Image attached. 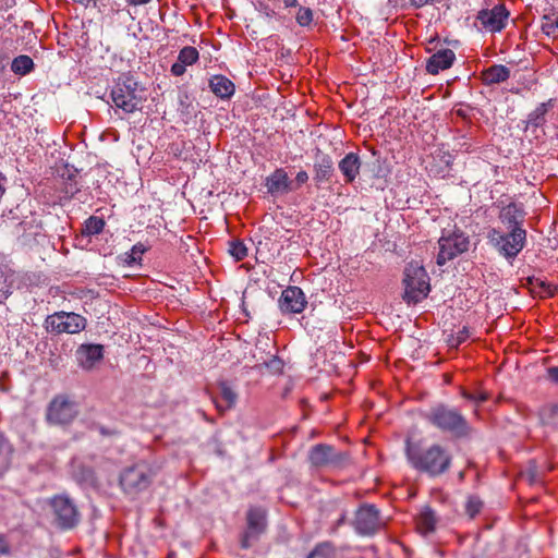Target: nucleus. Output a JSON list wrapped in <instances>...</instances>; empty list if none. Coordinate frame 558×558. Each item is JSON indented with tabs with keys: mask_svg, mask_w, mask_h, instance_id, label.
Returning <instances> with one entry per match:
<instances>
[{
	"mask_svg": "<svg viewBox=\"0 0 558 558\" xmlns=\"http://www.w3.org/2000/svg\"><path fill=\"white\" fill-rule=\"evenodd\" d=\"M147 251V247L142 244H135L130 253H125L124 263L129 266L140 263L142 255Z\"/></svg>",
	"mask_w": 558,
	"mask_h": 558,
	"instance_id": "35",
	"label": "nucleus"
},
{
	"mask_svg": "<svg viewBox=\"0 0 558 558\" xmlns=\"http://www.w3.org/2000/svg\"><path fill=\"white\" fill-rule=\"evenodd\" d=\"M9 465L8 446L5 439L0 435V473Z\"/></svg>",
	"mask_w": 558,
	"mask_h": 558,
	"instance_id": "41",
	"label": "nucleus"
},
{
	"mask_svg": "<svg viewBox=\"0 0 558 558\" xmlns=\"http://www.w3.org/2000/svg\"><path fill=\"white\" fill-rule=\"evenodd\" d=\"M555 24H556V29H557V34H558V14L555 13Z\"/></svg>",
	"mask_w": 558,
	"mask_h": 558,
	"instance_id": "57",
	"label": "nucleus"
},
{
	"mask_svg": "<svg viewBox=\"0 0 558 558\" xmlns=\"http://www.w3.org/2000/svg\"><path fill=\"white\" fill-rule=\"evenodd\" d=\"M247 529L262 534L266 529V511L260 507H251L246 513Z\"/></svg>",
	"mask_w": 558,
	"mask_h": 558,
	"instance_id": "25",
	"label": "nucleus"
},
{
	"mask_svg": "<svg viewBox=\"0 0 558 558\" xmlns=\"http://www.w3.org/2000/svg\"><path fill=\"white\" fill-rule=\"evenodd\" d=\"M353 525L360 535L375 534L381 526L378 509L374 505L361 506L355 513Z\"/></svg>",
	"mask_w": 558,
	"mask_h": 558,
	"instance_id": "13",
	"label": "nucleus"
},
{
	"mask_svg": "<svg viewBox=\"0 0 558 558\" xmlns=\"http://www.w3.org/2000/svg\"><path fill=\"white\" fill-rule=\"evenodd\" d=\"M77 404L65 395L56 396L47 409V421L54 425H68L77 416Z\"/></svg>",
	"mask_w": 558,
	"mask_h": 558,
	"instance_id": "10",
	"label": "nucleus"
},
{
	"mask_svg": "<svg viewBox=\"0 0 558 558\" xmlns=\"http://www.w3.org/2000/svg\"><path fill=\"white\" fill-rule=\"evenodd\" d=\"M542 31L548 36L557 35L555 12H553V10L549 13L543 15Z\"/></svg>",
	"mask_w": 558,
	"mask_h": 558,
	"instance_id": "38",
	"label": "nucleus"
},
{
	"mask_svg": "<svg viewBox=\"0 0 558 558\" xmlns=\"http://www.w3.org/2000/svg\"><path fill=\"white\" fill-rule=\"evenodd\" d=\"M111 99L116 107L132 113L140 109V105L146 99V93L132 75L122 74L112 87Z\"/></svg>",
	"mask_w": 558,
	"mask_h": 558,
	"instance_id": "5",
	"label": "nucleus"
},
{
	"mask_svg": "<svg viewBox=\"0 0 558 558\" xmlns=\"http://www.w3.org/2000/svg\"><path fill=\"white\" fill-rule=\"evenodd\" d=\"M210 90L221 99H229L235 92L234 84L225 75H215L209 81Z\"/></svg>",
	"mask_w": 558,
	"mask_h": 558,
	"instance_id": "24",
	"label": "nucleus"
},
{
	"mask_svg": "<svg viewBox=\"0 0 558 558\" xmlns=\"http://www.w3.org/2000/svg\"><path fill=\"white\" fill-rule=\"evenodd\" d=\"M265 185L267 187V192L272 196L288 194L289 192L296 190L293 181L289 179L287 171L282 168L276 169L266 179Z\"/></svg>",
	"mask_w": 558,
	"mask_h": 558,
	"instance_id": "17",
	"label": "nucleus"
},
{
	"mask_svg": "<svg viewBox=\"0 0 558 558\" xmlns=\"http://www.w3.org/2000/svg\"><path fill=\"white\" fill-rule=\"evenodd\" d=\"M151 0H126L130 5H143L149 3Z\"/></svg>",
	"mask_w": 558,
	"mask_h": 558,
	"instance_id": "52",
	"label": "nucleus"
},
{
	"mask_svg": "<svg viewBox=\"0 0 558 558\" xmlns=\"http://www.w3.org/2000/svg\"><path fill=\"white\" fill-rule=\"evenodd\" d=\"M229 253L236 262L243 260L247 255V248L240 240H233L229 243Z\"/></svg>",
	"mask_w": 558,
	"mask_h": 558,
	"instance_id": "37",
	"label": "nucleus"
},
{
	"mask_svg": "<svg viewBox=\"0 0 558 558\" xmlns=\"http://www.w3.org/2000/svg\"><path fill=\"white\" fill-rule=\"evenodd\" d=\"M13 3H14V0H4V4H5V7H8V8H9V7H12V5H13Z\"/></svg>",
	"mask_w": 558,
	"mask_h": 558,
	"instance_id": "56",
	"label": "nucleus"
},
{
	"mask_svg": "<svg viewBox=\"0 0 558 558\" xmlns=\"http://www.w3.org/2000/svg\"><path fill=\"white\" fill-rule=\"evenodd\" d=\"M5 189L0 184V197L3 195Z\"/></svg>",
	"mask_w": 558,
	"mask_h": 558,
	"instance_id": "59",
	"label": "nucleus"
},
{
	"mask_svg": "<svg viewBox=\"0 0 558 558\" xmlns=\"http://www.w3.org/2000/svg\"><path fill=\"white\" fill-rule=\"evenodd\" d=\"M510 75L508 68L501 64H495L484 70L481 74L482 81L487 84H497L506 81Z\"/></svg>",
	"mask_w": 558,
	"mask_h": 558,
	"instance_id": "26",
	"label": "nucleus"
},
{
	"mask_svg": "<svg viewBox=\"0 0 558 558\" xmlns=\"http://www.w3.org/2000/svg\"><path fill=\"white\" fill-rule=\"evenodd\" d=\"M38 228L39 225L37 223L36 219L33 217L31 220H23L16 226L17 233H25L27 230L32 229L33 227Z\"/></svg>",
	"mask_w": 558,
	"mask_h": 558,
	"instance_id": "45",
	"label": "nucleus"
},
{
	"mask_svg": "<svg viewBox=\"0 0 558 558\" xmlns=\"http://www.w3.org/2000/svg\"><path fill=\"white\" fill-rule=\"evenodd\" d=\"M470 333H469V330L468 328H463L462 330H460L457 336H452L449 340H448V343L451 348H458L462 342H464L468 338H469Z\"/></svg>",
	"mask_w": 558,
	"mask_h": 558,
	"instance_id": "43",
	"label": "nucleus"
},
{
	"mask_svg": "<svg viewBox=\"0 0 558 558\" xmlns=\"http://www.w3.org/2000/svg\"><path fill=\"white\" fill-rule=\"evenodd\" d=\"M555 99L543 101L527 114L525 120V138H529L530 143L534 141L536 145L544 143L546 137L544 125L547 121L548 112L555 107Z\"/></svg>",
	"mask_w": 558,
	"mask_h": 558,
	"instance_id": "9",
	"label": "nucleus"
},
{
	"mask_svg": "<svg viewBox=\"0 0 558 558\" xmlns=\"http://www.w3.org/2000/svg\"><path fill=\"white\" fill-rule=\"evenodd\" d=\"M405 456L413 469L429 477L448 473L453 460L451 451L440 444L422 448L420 444L412 442L410 439L405 441Z\"/></svg>",
	"mask_w": 558,
	"mask_h": 558,
	"instance_id": "1",
	"label": "nucleus"
},
{
	"mask_svg": "<svg viewBox=\"0 0 558 558\" xmlns=\"http://www.w3.org/2000/svg\"><path fill=\"white\" fill-rule=\"evenodd\" d=\"M538 78L534 77L533 80H525V89H531L533 85L537 84Z\"/></svg>",
	"mask_w": 558,
	"mask_h": 558,
	"instance_id": "54",
	"label": "nucleus"
},
{
	"mask_svg": "<svg viewBox=\"0 0 558 558\" xmlns=\"http://www.w3.org/2000/svg\"><path fill=\"white\" fill-rule=\"evenodd\" d=\"M73 477L80 485L85 487H96L98 484L97 476L93 468L84 464H77L74 466Z\"/></svg>",
	"mask_w": 558,
	"mask_h": 558,
	"instance_id": "27",
	"label": "nucleus"
},
{
	"mask_svg": "<svg viewBox=\"0 0 558 558\" xmlns=\"http://www.w3.org/2000/svg\"><path fill=\"white\" fill-rule=\"evenodd\" d=\"M105 220L98 216H90L84 223L82 234L84 235H96L102 232L105 228Z\"/></svg>",
	"mask_w": 558,
	"mask_h": 558,
	"instance_id": "31",
	"label": "nucleus"
},
{
	"mask_svg": "<svg viewBox=\"0 0 558 558\" xmlns=\"http://www.w3.org/2000/svg\"><path fill=\"white\" fill-rule=\"evenodd\" d=\"M54 525L63 531L72 530L81 521V513L74 501L65 495L54 496L50 500Z\"/></svg>",
	"mask_w": 558,
	"mask_h": 558,
	"instance_id": "7",
	"label": "nucleus"
},
{
	"mask_svg": "<svg viewBox=\"0 0 558 558\" xmlns=\"http://www.w3.org/2000/svg\"><path fill=\"white\" fill-rule=\"evenodd\" d=\"M335 172L333 160L328 154L317 149L314 160V180L317 183L328 182Z\"/></svg>",
	"mask_w": 558,
	"mask_h": 558,
	"instance_id": "20",
	"label": "nucleus"
},
{
	"mask_svg": "<svg viewBox=\"0 0 558 558\" xmlns=\"http://www.w3.org/2000/svg\"><path fill=\"white\" fill-rule=\"evenodd\" d=\"M160 469L157 462L140 460L121 471L119 485L126 496L135 498L150 487Z\"/></svg>",
	"mask_w": 558,
	"mask_h": 558,
	"instance_id": "3",
	"label": "nucleus"
},
{
	"mask_svg": "<svg viewBox=\"0 0 558 558\" xmlns=\"http://www.w3.org/2000/svg\"><path fill=\"white\" fill-rule=\"evenodd\" d=\"M219 390L221 400L214 398V402L217 410L222 414L235 405L238 393L230 387L227 381H221L219 384Z\"/></svg>",
	"mask_w": 558,
	"mask_h": 558,
	"instance_id": "23",
	"label": "nucleus"
},
{
	"mask_svg": "<svg viewBox=\"0 0 558 558\" xmlns=\"http://www.w3.org/2000/svg\"><path fill=\"white\" fill-rule=\"evenodd\" d=\"M264 365L272 374H280L283 369V361L276 355H274L269 361L265 362Z\"/></svg>",
	"mask_w": 558,
	"mask_h": 558,
	"instance_id": "42",
	"label": "nucleus"
},
{
	"mask_svg": "<svg viewBox=\"0 0 558 558\" xmlns=\"http://www.w3.org/2000/svg\"><path fill=\"white\" fill-rule=\"evenodd\" d=\"M548 379L558 386V366H551L547 368Z\"/></svg>",
	"mask_w": 558,
	"mask_h": 558,
	"instance_id": "49",
	"label": "nucleus"
},
{
	"mask_svg": "<svg viewBox=\"0 0 558 558\" xmlns=\"http://www.w3.org/2000/svg\"><path fill=\"white\" fill-rule=\"evenodd\" d=\"M259 536V534L252 532L250 530H246L241 538V547L244 549H247L252 546L251 539H256Z\"/></svg>",
	"mask_w": 558,
	"mask_h": 558,
	"instance_id": "44",
	"label": "nucleus"
},
{
	"mask_svg": "<svg viewBox=\"0 0 558 558\" xmlns=\"http://www.w3.org/2000/svg\"><path fill=\"white\" fill-rule=\"evenodd\" d=\"M307 304L305 294L300 287L290 286L284 289L279 299V307L282 313L300 314Z\"/></svg>",
	"mask_w": 558,
	"mask_h": 558,
	"instance_id": "15",
	"label": "nucleus"
},
{
	"mask_svg": "<svg viewBox=\"0 0 558 558\" xmlns=\"http://www.w3.org/2000/svg\"><path fill=\"white\" fill-rule=\"evenodd\" d=\"M525 216H529V226L533 228L541 213L548 208V201L534 185L525 186Z\"/></svg>",
	"mask_w": 558,
	"mask_h": 558,
	"instance_id": "14",
	"label": "nucleus"
},
{
	"mask_svg": "<svg viewBox=\"0 0 558 558\" xmlns=\"http://www.w3.org/2000/svg\"><path fill=\"white\" fill-rule=\"evenodd\" d=\"M283 3L287 8H290V7H296L298 5V0H283Z\"/></svg>",
	"mask_w": 558,
	"mask_h": 558,
	"instance_id": "55",
	"label": "nucleus"
},
{
	"mask_svg": "<svg viewBox=\"0 0 558 558\" xmlns=\"http://www.w3.org/2000/svg\"><path fill=\"white\" fill-rule=\"evenodd\" d=\"M525 290L534 299H545L554 295L556 286L549 283L543 276L527 275L525 277Z\"/></svg>",
	"mask_w": 558,
	"mask_h": 558,
	"instance_id": "19",
	"label": "nucleus"
},
{
	"mask_svg": "<svg viewBox=\"0 0 558 558\" xmlns=\"http://www.w3.org/2000/svg\"><path fill=\"white\" fill-rule=\"evenodd\" d=\"M436 515L432 509H426L421 512L416 520L417 530L421 533L427 534L435 530Z\"/></svg>",
	"mask_w": 558,
	"mask_h": 558,
	"instance_id": "28",
	"label": "nucleus"
},
{
	"mask_svg": "<svg viewBox=\"0 0 558 558\" xmlns=\"http://www.w3.org/2000/svg\"><path fill=\"white\" fill-rule=\"evenodd\" d=\"M404 300L408 303H418L430 291L429 277L425 268L416 262L409 263L404 268Z\"/></svg>",
	"mask_w": 558,
	"mask_h": 558,
	"instance_id": "6",
	"label": "nucleus"
},
{
	"mask_svg": "<svg viewBox=\"0 0 558 558\" xmlns=\"http://www.w3.org/2000/svg\"><path fill=\"white\" fill-rule=\"evenodd\" d=\"M8 64V58L0 53V72L4 70Z\"/></svg>",
	"mask_w": 558,
	"mask_h": 558,
	"instance_id": "53",
	"label": "nucleus"
},
{
	"mask_svg": "<svg viewBox=\"0 0 558 558\" xmlns=\"http://www.w3.org/2000/svg\"><path fill=\"white\" fill-rule=\"evenodd\" d=\"M77 364L85 371L94 368L96 363L104 359V345L81 344L75 352Z\"/></svg>",
	"mask_w": 558,
	"mask_h": 558,
	"instance_id": "18",
	"label": "nucleus"
},
{
	"mask_svg": "<svg viewBox=\"0 0 558 558\" xmlns=\"http://www.w3.org/2000/svg\"><path fill=\"white\" fill-rule=\"evenodd\" d=\"M508 15L509 13L504 5H495L492 10H481L476 20L483 29L495 33L505 27Z\"/></svg>",
	"mask_w": 558,
	"mask_h": 558,
	"instance_id": "16",
	"label": "nucleus"
},
{
	"mask_svg": "<svg viewBox=\"0 0 558 558\" xmlns=\"http://www.w3.org/2000/svg\"><path fill=\"white\" fill-rule=\"evenodd\" d=\"M482 508L483 501L478 497H469L465 505V511L471 519L475 518L481 512Z\"/></svg>",
	"mask_w": 558,
	"mask_h": 558,
	"instance_id": "39",
	"label": "nucleus"
},
{
	"mask_svg": "<svg viewBox=\"0 0 558 558\" xmlns=\"http://www.w3.org/2000/svg\"><path fill=\"white\" fill-rule=\"evenodd\" d=\"M185 68H186V65L178 60L175 63L172 64L171 73L174 76H181L185 73V70H186Z\"/></svg>",
	"mask_w": 558,
	"mask_h": 558,
	"instance_id": "47",
	"label": "nucleus"
},
{
	"mask_svg": "<svg viewBox=\"0 0 558 558\" xmlns=\"http://www.w3.org/2000/svg\"><path fill=\"white\" fill-rule=\"evenodd\" d=\"M308 181V174L306 171L304 170H301L298 172L296 177H295V181L293 182L294 186L296 187V190L304 183H306Z\"/></svg>",
	"mask_w": 558,
	"mask_h": 558,
	"instance_id": "46",
	"label": "nucleus"
},
{
	"mask_svg": "<svg viewBox=\"0 0 558 558\" xmlns=\"http://www.w3.org/2000/svg\"><path fill=\"white\" fill-rule=\"evenodd\" d=\"M97 429L98 432L102 435V436H116L118 435V430L116 429H111V428H108V427H105V426H101V425H98L97 426Z\"/></svg>",
	"mask_w": 558,
	"mask_h": 558,
	"instance_id": "50",
	"label": "nucleus"
},
{
	"mask_svg": "<svg viewBox=\"0 0 558 558\" xmlns=\"http://www.w3.org/2000/svg\"><path fill=\"white\" fill-rule=\"evenodd\" d=\"M308 460L315 468H341L348 460V454L337 451L332 446L318 444L311 448Z\"/></svg>",
	"mask_w": 558,
	"mask_h": 558,
	"instance_id": "11",
	"label": "nucleus"
},
{
	"mask_svg": "<svg viewBox=\"0 0 558 558\" xmlns=\"http://www.w3.org/2000/svg\"><path fill=\"white\" fill-rule=\"evenodd\" d=\"M461 396L471 401V402H474L475 404H481L487 400L490 399L492 395L482 389V388H476L474 391H470V390H466V389H462L461 390Z\"/></svg>",
	"mask_w": 558,
	"mask_h": 558,
	"instance_id": "32",
	"label": "nucleus"
},
{
	"mask_svg": "<svg viewBox=\"0 0 558 558\" xmlns=\"http://www.w3.org/2000/svg\"><path fill=\"white\" fill-rule=\"evenodd\" d=\"M199 58V53L195 47L192 46H185L183 47L178 56V60L182 62L183 64L192 65L195 62H197Z\"/></svg>",
	"mask_w": 558,
	"mask_h": 558,
	"instance_id": "33",
	"label": "nucleus"
},
{
	"mask_svg": "<svg viewBox=\"0 0 558 558\" xmlns=\"http://www.w3.org/2000/svg\"><path fill=\"white\" fill-rule=\"evenodd\" d=\"M424 418L433 426L456 438H466L473 433L464 415L457 409L439 403L429 409Z\"/></svg>",
	"mask_w": 558,
	"mask_h": 558,
	"instance_id": "4",
	"label": "nucleus"
},
{
	"mask_svg": "<svg viewBox=\"0 0 558 558\" xmlns=\"http://www.w3.org/2000/svg\"><path fill=\"white\" fill-rule=\"evenodd\" d=\"M439 253L436 263L444 266L447 262L464 253L469 248V239L463 233H452L448 236L442 235L439 241Z\"/></svg>",
	"mask_w": 558,
	"mask_h": 558,
	"instance_id": "12",
	"label": "nucleus"
},
{
	"mask_svg": "<svg viewBox=\"0 0 558 558\" xmlns=\"http://www.w3.org/2000/svg\"><path fill=\"white\" fill-rule=\"evenodd\" d=\"M517 209L514 204L504 207L500 211V220L507 226L508 233H502L497 229H492L488 232L489 242L507 258H512L523 247V238L521 236V222L518 220Z\"/></svg>",
	"mask_w": 558,
	"mask_h": 558,
	"instance_id": "2",
	"label": "nucleus"
},
{
	"mask_svg": "<svg viewBox=\"0 0 558 558\" xmlns=\"http://www.w3.org/2000/svg\"><path fill=\"white\" fill-rule=\"evenodd\" d=\"M295 19L299 25L308 26L313 22V11L310 8L300 7Z\"/></svg>",
	"mask_w": 558,
	"mask_h": 558,
	"instance_id": "40",
	"label": "nucleus"
},
{
	"mask_svg": "<svg viewBox=\"0 0 558 558\" xmlns=\"http://www.w3.org/2000/svg\"><path fill=\"white\" fill-rule=\"evenodd\" d=\"M530 485H537L542 483V472L538 470L535 460H530L527 462V466L525 468V478Z\"/></svg>",
	"mask_w": 558,
	"mask_h": 558,
	"instance_id": "36",
	"label": "nucleus"
},
{
	"mask_svg": "<svg viewBox=\"0 0 558 558\" xmlns=\"http://www.w3.org/2000/svg\"><path fill=\"white\" fill-rule=\"evenodd\" d=\"M459 480H460V481H463V480H464V472H463V471L459 473Z\"/></svg>",
	"mask_w": 558,
	"mask_h": 558,
	"instance_id": "58",
	"label": "nucleus"
},
{
	"mask_svg": "<svg viewBox=\"0 0 558 558\" xmlns=\"http://www.w3.org/2000/svg\"><path fill=\"white\" fill-rule=\"evenodd\" d=\"M454 59L456 54L451 49H441L428 58L426 62V71L429 74L436 75L439 71L451 68Z\"/></svg>",
	"mask_w": 558,
	"mask_h": 558,
	"instance_id": "21",
	"label": "nucleus"
},
{
	"mask_svg": "<svg viewBox=\"0 0 558 558\" xmlns=\"http://www.w3.org/2000/svg\"><path fill=\"white\" fill-rule=\"evenodd\" d=\"M34 68V62L31 57L21 54L13 59L11 70L19 75H25L29 73Z\"/></svg>",
	"mask_w": 558,
	"mask_h": 558,
	"instance_id": "30",
	"label": "nucleus"
},
{
	"mask_svg": "<svg viewBox=\"0 0 558 558\" xmlns=\"http://www.w3.org/2000/svg\"><path fill=\"white\" fill-rule=\"evenodd\" d=\"M87 320L84 316L73 312H57L48 315L45 320V328L48 332L78 333L86 328Z\"/></svg>",
	"mask_w": 558,
	"mask_h": 558,
	"instance_id": "8",
	"label": "nucleus"
},
{
	"mask_svg": "<svg viewBox=\"0 0 558 558\" xmlns=\"http://www.w3.org/2000/svg\"><path fill=\"white\" fill-rule=\"evenodd\" d=\"M11 551L10 544L5 535L0 534V556L9 555Z\"/></svg>",
	"mask_w": 558,
	"mask_h": 558,
	"instance_id": "48",
	"label": "nucleus"
},
{
	"mask_svg": "<svg viewBox=\"0 0 558 558\" xmlns=\"http://www.w3.org/2000/svg\"><path fill=\"white\" fill-rule=\"evenodd\" d=\"M411 5L415 9L423 8L424 5L432 3L434 0H409Z\"/></svg>",
	"mask_w": 558,
	"mask_h": 558,
	"instance_id": "51",
	"label": "nucleus"
},
{
	"mask_svg": "<svg viewBox=\"0 0 558 558\" xmlns=\"http://www.w3.org/2000/svg\"><path fill=\"white\" fill-rule=\"evenodd\" d=\"M541 423L548 426L558 425V405L547 404L539 409L538 412Z\"/></svg>",
	"mask_w": 558,
	"mask_h": 558,
	"instance_id": "29",
	"label": "nucleus"
},
{
	"mask_svg": "<svg viewBox=\"0 0 558 558\" xmlns=\"http://www.w3.org/2000/svg\"><path fill=\"white\" fill-rule=\"evenodd\" d=\"M335 556V547L329 542H324L313 549L307 558H332Z\"/></svg>",
	"mask_w": 558,
	"mask_h": 558,
	"instance_id": "34",
	"label": "nucleus"
},
{
	"mask_svg": "<svg viewBox=\"0 0 558 558\" xmlns=\"http://www.w3.org/2000/svg\"><path fill=\"white\" fill-rule=\"evenodd\" d=\"M361 159L357 154L349 153L339 161V170L345 183H352L360 174Z\"/></svg>",
	"mask_w": 558,
	"mask_h": 558,
	"instance_id": "22",
	"label": "nucleus"
}]
</instances>
